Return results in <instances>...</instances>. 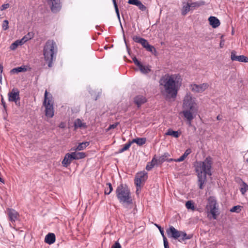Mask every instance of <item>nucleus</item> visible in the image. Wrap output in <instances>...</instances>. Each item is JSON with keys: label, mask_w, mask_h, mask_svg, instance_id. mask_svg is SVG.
Wrapping results in <instances>:
<instances>
[{"label": "nucleus", "mask_w": 248, "mask_h": 248, "mask_svg": "<svg viewBox=\"0 0 248 248\" xmlns=\"http://www.w3.org/2000/svg\"><path fill=\"white\" fill-rule=\"evenodd\" d=\"M182 78L179 74H166L159 79L162 94L167 98H175L182 85Z\"/></svg>", "instance_id": "f257e3e1"}, {"label": "nucleus", "mask_w": 248, "mask_h": 248, "mask_svg": "<svg viewBox=\"0 0 248 248\" xmlns=\"http://www.w3.org/2000/svg\"><path fill=\"white\" fill-rule=\"evenodd\" d=\"M212 165V158L207 156L203 161L197 162L194 165L195 171L197 174L198 183L200 189L203 188L206 182V176L212 175L211 169Z\"/></svg>", "instance_id": "f03ea898"}, {"label": "nucleus", "mask_w": 248, "mask_h": 248, "mask_svg": "<svg viewBox=\"0 0 248 248\" xmlns=\"http://www.w3.org/2000/svg\"><path fill=\"white\" fill-rule=\"evenodd\" d=\"M183 108L184 110L182 111L184 117L186 119L187 124L189 126H191L192 120L194 118L195 114L198 111V107L190 93H187L185 95L184 100Z\"/></svg>", "instance_id": "7ed1b4c3"}, {"label": "nucleus", "mask_w": 248, "mask_h": 248, "mask_svg": "<svg viewBox=\"0 0 248 248\" xmlns=\"http://www.w3.org/2000/svg\"><path fill=\"white\" fill-rule=\"evenodd\" d=\"M116 195L120 203L125 208H127L128 205L132 204L131 193L126 184L121 183L117 186Z\"/></svg>", "instance_id": "20e7f679"}, {"label": "nucleus", "mask_w": 248, "mask_h": 248, "mask_svg": "<svg viewBox=\"0 0 248 248\" xmlns=\"http://www.w3.org/2000/svg\"><path fill=\"white\" fill-rule=\"evenodd\" d=\"M57 53V47L55 43L53 40H48L43 48V55L49 67L52 66L53 62L56 60Z\"/></svg>", "instance_id": "39448f33"}, {"label": "nucleus", "mask_w": 248, "mask_h": 248, "mask_svg": "<svg viewBox=\"0 0 248 248\" xmlns=\"http://www.w3.org/2000/svg\"><path fill=\"white\" fill-rule=\"evenodd\" d=\"M166 232L169 237L177 239L180 242L190 239L193 237L192 234H187L185 232L178 231L172 226L166 230Z\"/></svg>", "instance_id": "423d86ee"}, {"label": "nucleus", "mask_w": 248, "mask_h": 248, "mask_svg": "<svg viewBox=\"0 0 248 248\" xmlns=\"http://www.w3.org/2000/svg\"><path fill=\"white\" fill-rule=\"evenodd\" d=\"M43 105L45 107V114L47 117L52 118L54 116V108L52 96L51 94H48L46 90Z\"/></svg>", "instance_id": "0eeeda50"}, {"label": "nucleus", "mask_w": 248, "mask_h": 248, "mask_svg": "<svg viewBox=\"0 0 248 248\" xmlns=\"http://www.w3.org/2000/svg\"><path fill=\"white\" fill-rule=\"evenodd\" d=\"M206 209L208 214L212 216L213 219H217L218 212V205L217 201L214 197L210 196L208 198Z\"/></svg>", "instance_id": "6e6552de"}, {"label": "nucleus", "mask_w": 248, "mask_h": 248, "mask_svg": "<svg viewBox=\"0 0 248 248\" xmlns=\"http://www.w3.org/2000/svg\"><path fill=\"white\" fill-rule=\"evenodd\" d=\"M132 39L135 42L141 44L146 50L154 54L156 53V50L155 47L150 45L148 41L145 39L139 36L135 35L133 36Z\"/></svg>", "instance_id": "1a4fd4ad"}, {"label": "nucleus", "mask_w": 248, "mask_h": 248, "mask_svg": "<svg viewBox=\"0 0 248 248\" xmlns=\"http://www.w3.org/2000/svg\"><path fill=\"white\" fill-rule=\"evenodd\" d=\"M147 178V173L145 171H140L136 174L134 181L137 186V191L138 190V188L141 187V185L145 183Z\"/></svg>", "instance_id": "9d476101"}, {"label": "nucleus", "mask_w": 248, "mask_h": 248, "mask_svg": "<svg viewBox=\"0 0 248 248\" xmlns=\"http://www.w3.org/2000/svg\"><path fill=\"white\" fill-rule=\"evenodd\" d=\"M8 100L10 102H14L16 104H19L20 95L19 91L17 88H13L8 94Z\"/></svg>", "instance_id": "9b49d317"}, {"label": "nucleus", "mask_w": 248, "mask_h": 248, "mask_svg": "<svg viewBox=\"0 0 248 248\" xmlns=\"http://www.w3.org/2000/svg\"><path fill=\"white\" fill-rule=\"evenodd\" d=\"M53 13H57L62 8L61 0H46Z\"/></svg>", "instance_id": "f8f14e48"}, {"label": "nucleus", "mask_w": 248, "mask_h": 248, "mask_svg": "<svg viewBox=\"0 0 248 248\" xmlns=\"http://www.w3.org/2000/svg\"><path fill=\"white\" fill-rule=\"evenodd\" d=\"M208 86L207 83H202L200 85L192 84L190 85V89L196 93H201L207 89Z\"/></svg>", "instance_id": "ddd939ff"}, {"label": "nucleus", "mask_w": 248, "mask_h": 248, "mask_svg": "<svg viewBox=\"0 0 248 248\" xmlns=\"http://www.w3.org/2000/svg\"><path fill=\"white\" fill-rule=\"evenodd\" d=\"M231 59L232 61H238L242 62H248V58L244 55H236V52L232 50L231 54Z\"/></svg>", "instance_id": "4468645a"}, {"label": "nucleus", "mask_w": 248, "mask_h": 248, "mask_svg": "<svg viewBox=\"0 0 248 248\" xmlns=\"http://www.w3.org/2000/svg\"><path fill=\"white\" fill-rule=\"evenodd\" d=\"M8 215L10 220L12 222H15L19 217V214L14 209H8Z\"/></svg>", "instance_id": "2eb2a0df"}, {"label": "nucleus", "mask_w": 248, "mask_h": 248, "mask_svg": "<svg viewBox=\"0 0 248 248\" xmlns=\"http://www.w3.org/2000/svg\"><path fill=\"white\" fill-rule=\"evenodd\" d=\"M134 103L140 107L142 104L147 102V99L145 96L142 95H138L135 97L134 99Z\"/></svg>", "instance_id": "dca6fc26"}, {"label": "nucleus", "mask_w": 248, "mask_h": 248, "mask_svg": "<svg viewBox=\"0 0 248 248\" xmlns=\"http://www.w3.org/2000/svg\"><path fill=\"white\" fill-rule=\"evenodd\" d=\"M55 240L56 237L55 234L51 232L48 233L45 238V242L49 245L53 244Z\"/></svg>", "instance_id": "f3484780"}, {"label": "nucleus", "mask_w": 248, "mask_h": 248, "mask_svg": "<svg viewBox=\"0 0 248 248\" xmlns=\"http://www.w3.org/2000/svg\"><path fill=\"white\" fill-rule=\"evenodd\" d=\"M190 6L191 10H193L201 6L204 5L205 2L203 1L193 2L192 0H188Z\"/></svg>", "instance_id": "a211bd4d"}, {"label": "nucleus", "mask_w": 248, "mask_h": 248, "mask_svg": "<svg viewBox=\"0 0 248 248\" xmlns=\"http://www.w3.org/2000/svg\"><path fill=\"white\" fill-rule=\"evenodd\" d=\"M208 20L213 28H216L220 25V21L216 17L211 16L209 17Z\"/></svg>", "instance_id": "6ab92c4d"}, {"label": "nucleus", "mask_w": 248, "mask_h": 248, "mask_svg": "<svg viewBox=\"0 0 248 248\" xmlns=\"http://www.w3.org/2000/svg\"><path fill=\"white\" fill-rule=\"evenodd\" d=\"M191 10L190 6L187 0V2H183V6L181 10L182 15L186 16Z\"/></svg>", "instance_id": "aec40b11"}, {"label": "nucleus", "mask_w": 248, "mask_h": 248, "mask_svg": "<svg viewBox=\"0 0 248 248\" xmlns=\"http://www.w3.org/2000/svg\"><path fill=\"white\" fill-rule=\"evenodd\" d=\"M72 158L70 155V153H67L62 161V164L63 167H67L71 163Z\"/></svg>", "instance_id": "412c9836"}, {"label": "nucleus", "mask_w": 248, "mask_h": 248, "mask_svg": "<svg viewBox=\"0 0 248 248\" xmlns=\"http://www.w3.org/2000/svg\"><path fill=\"white\" fill-rule=\"evenodd\" d=\"M146 139L145 138H137L134 139L131 141V143H136L139 146H142L146 143Z\"/></svg>", "instance_id": "4be33fe9"}, {"label": "nucleus", "mask_w": 248, "mask_h": 248, "mask_svg": "<svg viewBox=\"0 0 248 248\" xmlns=\"http://www.w3.org/2000/svg\"><path fill=\"white\" fill-rule=\"evenodd\" d=\"M75 129H76L78 128H86L87 125L85 123H82L80 119H77L74 122Z\"/></svg>", "instance_id": "5701e85b"}, {"label": "nucleus", "mask_w": 248, "mask_h": 248, "mask_svg": "<svg viewBox=\"0 0 248 248\" xmlns=\"http://www.w3.org/2000/svg\"><path fill=\"white\" fill-rule=\"evenodd\" d=\"M156 164H158V163L157 161V159L155 158V157H154L153 158L151 162H149L147 163L146 166V170H147L148 171L151 170Z\"/></svg>", "instance_id": "b1692460"}, {"label": "nucleus", "mask_w": 248, "mask_h": 248, "mask_svg": "<svg viewBox=\"0 0 248 248\" xmlns=\"http://www.w3.org/2000/svg\"><path fill=\"white\" fill-rule=\"evenodd\" d=\"M27 71V68H26L25 66H21L20 67H17L14 68L12 69L10 73L11 74H14V73H18L19 72H23Z\"/></svg>", "instance_id": "393cba45"}, {"label": "nucleus", "mask_w": 248, "mask_h": 248, "mask_svg": "<svg viewBox=\"0 0 248 248\" xmlns=\"http://www.w3.org/2000/svg\"><path fill=\"white\" fill-rule=\"evenodd\" d=\"M180 132L178 131H173L170 128L168 130L167 132L165 133L166 135L172 136L175 138H178L180 136Z\"/></svg>", "instance_id": "a878e982"}, {"label": "nucleus", "mask_w": 248, "mask_h": 248, "mask_svg": "<svg viewBox=\"0 0 248 248\" xmlns=\"http://www.w3.org/2000/svg\"><path fill=\"white\" fill-rule=\"evenodd\" d=\"M170 155L168 153H165L162 155L160 156L158 159H157V161L158 162V164H161L162 163H163L165 161H167V158L170 156Z\"/></svg>", "instance_id": "bb28decb"}, {"label": "nucleus", "mask_w": 248, "mask_h": 248, "mask_svg": "<svg viewBox=\"0 0 248 248\" xmlns=\"http://www.w3.org/2000/svg\"><path fill=\"white\" fill-rule=\"evenodd\" d=\"M90 144V142L88 141L83 142L82 143H80L78 145L76 150L78 151H81L85 149L86 147L88 146Z\"/></svg>", "instance_id": "cd10ccee"}, {"label": "nucleus", "mask_w": 248, "mask_h": 248, "mask_svg": "<svg viewBox=\"0 0 248 248\" xmlns=\"http://www.w3.org/2000/svg\"><path fill=\"white\" fill-rule=\"evenodd\" d=\"M113 190V187L110 183L106 184V186L105 187V194L109 195Z\"/></svg>", "instance_id": "c85d7f7f"}, {"label": "nucleus", "mask_w": 248, "mask_h": 248, "mask_svg": "<svg viewBox=\"0 0 248 248\" xmlns=\"http://www.w3.org/2000/svg\"><path fill=\"white\" fill-rule=\"evenodd\" d=\"M186 207L187 209H191L192 211L195 210L193 202L192 201H188L186 203Z\"/></svg>", "instance_id": "c756f323"}, {"label": "nucleus", "mask_w": 248, "mask_h": 248, "mask_svg": "<svg viewBox=\"0 0 248 248\" xmlns=\"http://www.w3.org/2000/svg\"><path fill=\"white\" fill-rule=\"evenodd\" d=\"M140 72L143 74H148L151 71V69L148 66H145L142 65V67L140 69Z\"/></svg>", "instance_id": "7c9ffc66"}, {"label": "nucleus", "mask_w": 248, "mask_h": 248, "mask_svg": "<svg viewBox=\"0 0 248 248\" xmlns=\"http://www.w3.org/2000/svg\"><path fill=\"white\" fill-rule=\"evenodd\" d=\"M248 190V185L244 182H243L242 187L240 189L242 194L244 195Z\"/></svg>", "instance_id": "2f4dec72"}, {"label": "nucleus", "mask_w": 248, "mask_h": 248, "mask_svg": "<svg viewBox=\"0 0 248 248\" xmlns=\"http://www.w3.org/2000/svg\"><path fill=\"white\" fill-rule=\"evenodd\" d=\"M132 143L131 141H129L128 143H126L124 146L119 150V153H122L126 150H127L130 147Z\"/></svg>", "instance_id": "473e14b6"}, {"label": "nucleus", "mask_w": 248, "mask_h": 248, "mask_svg": "<svg viewBox=\"0 0 248 248\" xmlns=\"http://www.w3.org/2000/svg\"><path fill=\"white\" fill-rule=\"evenodd\" d=\"M33 36H34V33L33 32L31 31V32H28V34H26V35H25L22 38H23V40H24L26 42L27 41L32 39L33 37Z\"/></svg>", "instance_id": "72a5a7b5"}, {"label": "nucleus", "mask_w": 248, "mask_h": 248, "mask_svg": "<svg viewBox=\"0 0 248 248\" xmlns=\"http://www.w3.org/2000/svg\"><path fill=\"white\" fill-rule=\"evenodd\" d=\"M241 210V206L240 205H236L232 207L230 209V212H236V213H240Z\"/></svg>", "instance_id": "f704fd0d"}, {"label": "nucleus", "mask_w": 248, "mask_h": 248, "mask_svg": "<svg viewBox=\"0 0 248 248\" xmlns=\"http://www.w3.org/2000/svg\"><path fill=\"white\" fill-rule=\"evenodd\" d=\"M137 6L141 11H145L147 9L146 7L144 5H143L140 0L138 3Z\"/></svg>", "instance_id": "c9c22d12"}, {"label": "nucleus", "mask_w": 248, "mask_h": 248, "mask_svg": "<svg viewBox=\"0 0 248 248\" xmlns=\"http://www.w3.org/2000/svg\"><path fill=\"white\" fill-rule=\"evenodd\" d=\"M9 22L7 20H5L3 21L2 28L3 31H6L9 28Z\"/></svg>", "instance_id": "e433bc0d"}, {"label": "nucleus", "mask_w": 248, "mask_h": 248, "mask_svg": "<svg viewBox=\"0 0 248 248\" xmlns=\"http://www.w3.org/2000/svg\"><path fill=\"white\" fill-rule=\"evenodd\" d=\"M86 156V154L83 152H77V160L84 158Z\"/></svg>", "instance_id": "4c0bfd02"}, {"label": "nucleus", "mask_w": 248, "mask_h": 248, "mask_svg": "<svg viewBox=\"0 0 248 248\" xmlns=\"http://www.w3.org/2000/svg\"><path fill=\"white\" fill-rule=\"evenodd\" d=\"M114 6L115 10L117 16L118 17V18L119 19V20H120V16L119 9H118V5L117 4L116 2H114Z\"/></svg>", "instance_id": "58836bf2"}, {"label": "nucleus", "mask_w": 248, "mask_h": 248, "mask_svg": "<svg viewBox=\"0 0 248 248\" xmlns=\"http://www.w3.org/2000/svg\"><path fill=\"white\" fill-rule=\"evenodd\" d=\"M163 239L164 248H169V242L166 236H164Z\"/></svg>", "instance_id": "ea45409f"}, {"label": "nucleus", "mask_w": 248, "mask_h": 248, "mask_svg": "<svg viewBox=\"0 0 248 248\" xmlns=\"http://www.w3.org/2000/svg\"><path fill=\"white\" fill-rule=\"evenodd\" d=\"M139 1L140 0H128V3L137 6Z\"/></svg>", "instance_id": "a19ab883"}, {"label": "nucleus", "mask_w": 248, "mask_h": 248, "mask_svg": "<svg viewBox=\"0 0 248 248\" xmlns=\"http://www.w3.org/2000/svg\"><path fill=\"white\" fill-rule=\"evenodd\" d=\"M186 157L185 156V155H184V154L181 156H180L179 158L176 159V160H175V162H182L183 161H184L185 158H186Z\"/></svg>", "instance_id": "79ce46f5"}, {"label": "nucleus", "mask_w": 248, "mask_h": 248, "mask_svg": "<svg viewBox=\"0 0 248 248\" xmlns=\"http://www.w3.org/2000/svg\"><path fill=\"white\" fill-rule=\"evenodd\" d=\"M111 248H122L121 244L119 243L118 241H116L115 243L111 246Z\"/></svg>", "instance_id": "37998d69"}, {"label": "nucleus", "mask_w": 248, "mask_h": 248, "mask_svg": "<svg viewBox=\"0 0 248 248\" xmlns=\"http://www.w3.org/2000/svg\"><path fill=\"white\" fill-rule=\"evenodd\" d=\"M18 46V44L16 42V41H15V42H14L13 43H12L11 44V45L10 46V49L11 50H15L16 48V47Z\"/></svg>", "instance_id": "c03bdc74"}, {"label": "nucleus", "mask_w": 248, "mask_h": 248, "mask_svg": "<svg viewBox=\"0 0 248 248\" xmlns=\"http://www.w3.org/2000/svg\"><path fill=\"white\" fill-rule=\"evenodd\" d=\"M9 6H10V4L9 3L3 4L1 5V7H0V10L3 11L4 10H6L8 8H9Z\"/></svg>", "instance_id": "a18cd8bd"}, {"label": "nucleus", "mask_w": 248, "mask_h": 248, "mask_svg": "<svg viewBox=\"0 0 248 248\" xmlns=\"http://www.w3.org/2000/svg\"><path fill=\"white\" fill-rule=\"evenodd\" d=\"M3 66L1 63H0V82H1L2 79V72Z\"/></svg>", "instance_id": "49530a36"}, {"label": "nucleus", "mask_w": 248, "mask_h": 248, "mask_svg": "<svg viewBox=\"0 0 248 248\" xmlns=\"http://www.w3.org/2000/svg\"><path fill=\"white\" fill-rule=\"evenodd\" d=\"M155 225L159 229V231H160V233L161 234V235L162 236V237H164V236H165L164 235V230L161 228V227L157 224H156Z\"/></svg>", "instance_id": "de8ad7c7"}, {"label": "nucleus", "mask_w": 248, "mask_h": 248, "mask_svg": "<svg viewBox=\"0 0 248 248\" xmlns=\"http://www.w3.org/2000/svg\"><path fill=\"white\" fill-rule=\"evenodd\" d=\"M118 124H119L118 123H116L114 124H110L109 125L108 127V128L107 130H109L111 129H114V128H116L117 127V126L118 125Z\"/></svg>", "instance_id": "09e8293b"}, {"label": "nucleus", "mask_w": 248, "mask_h": 248, "mask_svg": "<svg viewBox=\"0 0 248 248\" xmlns=\"http://www.w3.org/2000/svg\"><path fill=\"white\" fill-rule=\"evenodd\" d=\"M70 155L73 160H77V152H72L70 153Z\"/></svg>", "instance_id": "8fccbe9b"}, {"label": "nucleus", "mask_w": 248, "mask_h": 248, "mask_svg": "<svg viewBox=\"0 0 248 248\" xmlns=\"http://www.w3.org/2000/svg\"><path fill=\"white\" fill-rule=\"evenodd\" d=\"M191 153V149L188 148V149H186V150L185 151V153H184V155H185V156H186V157H187V156H188V155H189Z\"/></svg>", "instance_id": "3c124183"}, {"label": "nucleus", "mask_w": 248, "mask_h": 248, "mask_svg": "<svg viewBox=\"0 0 248 248\" xmlns=\"http://www.w3.org/2000/svg\"><path fill=\"white\" fill-rule=\"evenodd\" d=\"M16 42L17 43L18 46L19 45H22L23 44H24L25 43V41L24 40H23V38H22L21 40H16Z\"/></svg>", "instance_id": "603ef678"}, {"label": "nucleus", "mask_w": 248, "mask_h": 248, "mask_svg": "<svg viewBox=\"0 0 248 248\" xmlns=\"http://www.w3.org/2000/svg\"><path fill=\"white\" fill-rule=\"evenodd\" d=\"M135 64L138 66L139 69L140 68V67H142V65H143L139 61H138L136 63H135Z\"/></svg>", "instance_id": "864d4df0"}, {"label": "nucleus", "mask_w": 248, "mask_h": 248, "mask_svg": "<svg viewBox=\"0 0 248 248\" xmlns=\"http://www.w3.org/2000/svg\"><path fill=\"white\" fill-rule=\"evenodd\" d=\"M135 64L138 66L139 69L140 68V67H142V65H143L139 61H138L136 63H135Z\"/></svg>", "instance_id": "5fc2aeb1"}, {"label": "nucleus", "mask_w": 248, "mask_h": 248, "mask_svg": "<svg viewBox=\"0 0 248 248\" xmlns=\"http://www.w3.org/2000/svg\"><path fill=\"white\" fill-rule=\"evenodd\" d=\"M59 127H60L61 128H64L65 126V123L63 122L61 123V124H59Z\"/></svg>", "instance_id": "6e6d98bb"}, {"label": "nucleus", "mask_w": 248, "mask_h": 248, "mask_svg": "<svg viewBox=\"0 0 248 248\" xmlns=\"http://www.w3.org/2000/svg\"><path fill=\"white\" fill-rule=\"evenodd\" d=\"M175 160H176V159H172V158L169 159L168 158H167V161L168 162H172V161H174L175 162Z\"/></svg>", "instance_id": "4d7b16f0"}, {"label": "nucleus", "mask_w": 248, "mask_h": 248, "mask_svg": "<svg viewBox=\"0 0 248 248\" xmlns=\"http://www.w3.org/2000/svg\"><path fill=\"white\" fill-rule=\"evenodd\" d=\"M1 104H2V106H3L4 108H6V103L3 101V98H2V99H1Z\"/></svg>", "instance_id": "13d9d810"}, {"label": "nucleus", "mask_w": 248, "mask_h": 248, "mask_svg": "<svg viewBox=\"0 0 248 248\" xmlns=\"http://www.w3.org/2000/svg\"><path fill=\"white\" fill-rule=\"evenodd\" d=\"M132 60L134 63H136L138 61H139L138 60V59L136 58V57H134L132 58Z\"/></svg>", "instance_id": "bf43d9fd"}, {"label": "nucleus", "mask_w": 248, "mask_h": 248, "mask_svg": "<svg viewBox=\"0 0 248 248\" xmlns=\"http://www.w3.org/2000/svg\"><path fill=\"white\" fill-rule=\"evenodd\" d=\"M221 117H220V115H218V116L217 117V120H221Z\"/></svg>", "instance_id": "052dcab7"}, {"label": "nucleus", "mask_w": 248, "mask_h": 248, "mask_svg": "<svg viewBox=\"0 0 248 248\" xmlns=\"http://www.w3.org/2000/svg\"><path fill=\"white\" fill-rule=\"evenodd\" d=\"M112 0L113 5H114V2H116V0Z\"/></svg>", "instance_id": "680f3d73"}, {"label": "nucleus", "mask_w": 248, "mask_h": 248, "mask_svg": "<svg viewBox=\"0 0 248 248\" xmlns=\"http://www.w3.org/2000/svg\"><path fill=\"white\" fill-rule=\"evenodd\" d=\"M220 47H222V46H221V45H222V44H221V43H220Z\"/></svg>", "instance_id": "e2e57ef3"}, {"label": "nucleus", "mask_w": 248, "mask_h": 248, "mask_svg": "<svg viewBox=\"0 0 248 248\" xmlns=\"http://www.w3.org/2000/svg\"><path fill=\"white\" fill-rule=\"evenodd\" d=\"M220 47H222V46H221V45H222V44H221V43H220Z\"/></svg>", "instance_id": "0e129e2a"}, {"label": "nucleus", "mask_w": 248, "mask_h": 248, "mask_svg": "<svg viewBox=\"0 0 248 248\" xmlns=\"http://www.w3.org/2000/svg\"><path fill=\"white\" fill-rule=\"evenodd\" d=\"M246 161L248 162V158L246 159Z\"/></svg>", "instance_id": "69168bd1"}]
</instances>
